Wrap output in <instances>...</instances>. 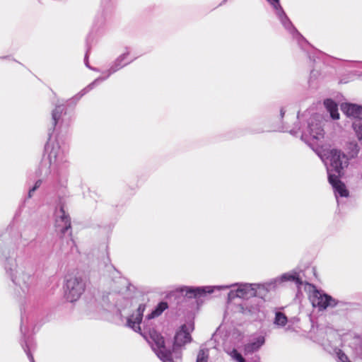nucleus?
<instances>
[{
  "label": "nucleus",
  "instance_id": "f257e3e1",
  "mask_svg": "<svg viewBox=\"0 0 362 362\" xmlns=\"http://www.w3.org/2000/svg\"><path fill=\"white\" fill-rule=\"evenodd\" d=\"M148 335L153 350L163 362H181L180 347L191 341L189 328L185 325L176 333L172 351L167 346L163 337L156 330L150 329Z\"/></svg>",
  "mask_w": 362,
  "mask_h": 362
},
{
  "label": "nucleus",
  "instance_id": "f03ea898",
  "mask_svg": "<svg viewBox=\"0 0 362 362\" xmlns=\"http://www.w3.org/2000/svg\"><path fill=\"white\" fill-rule=\"evenodd\" d=\"M234 286L238 287V298H248L253 296H259L261 298H263V296H264L266 293L269 291L267 284L266 282L264 284L241 283L227 286H218L214 287L207 286L194 288L184 286L180 288V292L182 296L192 298H197V296H201L203 293H213L214 288L221 290L223 288L226 289Z\"/></svg>",
  "mask_w": 362,
  "mask_h": 362
},
{
  "label": "nucleus",
  "instance_id": "7ed1b4c3",
  "mask_svg": "<svg viewBox=\"0 0 362 362\" xmlns=\"http://www.w3.org/2000/svg\"><path fill=\"white\" fill-rule=\"evenodd\" d=\"M45 152L39 168V175L42 177L58 176L66 162L64 151L57 141L49 139L45 146Z\"/></svg>",
  "mask_w": 362,
  "mask_h": 362
},
{
  "label": "nucleus",
  "instance_id": "20e7f679",
  "mask_svg": "<svg viewBox=\"0 0 362 362\" xmlns=\"http://www.w3.org/2000/svg\"><path fill=\"white\" fill-rule=\"evenodd\" d=\"M4 269L6 275L16 286V293L21 298L25 297L31 291L33 276L25 272L23 264H19L15 258L6 257Z\"/></svg>",
  "mask_w": 362,
  "mask_h": 362
},
{
  "label": "nucleus",
  "instance_id": "39448f33",
  "mask_svg": "<svg viewBox=\"0 0 362 362\" xmlns=\"http://www.w3.org/2000/svg\"><path fill=\"white\" fill-rule=\"evenodd\" d=\"M322 118L318 115H313L308 122L305 129L302 131L299 129H291L290 133L297 136L300 133L301 139L311 146H320V143L324 138L325 132L322 125Z\"/></svg>",
  "mask_w": 362,
  "mask_h": 362
},
{
  "label": "nucleus",
  "instance_id": "423d86ee",
  "mask_svg": "<svg viewBox=\"0 0 362 362\" xmlns=\"http://www.w3.org/2000/svg\"><path fill=\"white\" fill-rule=\"evenodd\" d=\"M129 52L127 50L124 53L120 54L112 63L110 69L107 71V76L105 77L100 76L93 81L87 87L83 88L78 94L76 95L71 100L76 103L80 98L86 94L88 91L92 90L95 86L100 82L104 81L110 75L119 71L126 65L131 63L132 60L129 59Z\"/></svg>",
  "mask_w": 362,
  "mask_h": 362
},
{
  "label": "nucleus",
  "instance_id": "0eeeda50",
  "mask_svg": "<svg viewBox=\"0 0 362 362\" xmlns=\"http://www.w3.org/2000/svg\"><path fill=\"white\" fill-rule=\"evenodd\" d=\"M308 285L313 288L309 296L312 305L317 308L319 311L333 308L339 304V300L328 295L324 291L317 289L311 284H308Z\"/></svg>",
  "mask_w": 362,
  "mask_h": 362
},
{
  "label": "nucleus",
  "instance_id": "6e6552de",
  "mask_svg": "<svg viewBox=\"0 0 362 362\" xmlns=\"http://www.w3.org/2000/svg\"><path fill=\"white\" fill-rule=\"evenodd\" d=\"M327 159L330 165L327 168L328 176L332 174L343 175L344 169L349 165V158L346 155L337 149H332L328 153Z\"/></svg>",
  "mask_w": 362,
  "mask_h": 362
},
{
  "label": "nucleus",
  "instance_id": "1a4fd4ad",
  "mask_svg": "<svg viewBox=\"0 0 362 362\" xmlns=\"http://www.w3.org/2000/svg\"><path fill=\"white\" fill-rule=\"evenodd\" d=\"M86 285L81 277L70 276L66 280L64 293L69 302L76 301L85 291Z\"/></svg>",
  "mask_w": 362,
  "mask_h": 362
},
{
  "label": "nucleus",
  "instance_id": "9d476101",
  "mask_svg": "<svg viewBox=\"0 0 362 362\" xmlns=\"http://www.w3.org/2000/svg\"><path fill=\"white\" fill-rule=\"evenodd\" d=\"M272 6L275 11L276 16L281 23L282 25L287 30L293 37H296L298 40H304L303 37L298 33L296 28L293 25L291 21L289 20L285 13L283 8L281 7L279 0H267Z\"/></svg>",
  "mask_w": 362,
  "mask_h": 362
},
{
  "label": "nucleus",
  "instance_id": "9b49d317",
  "mask_svg": "<svg viewBox=\"0 0 362 362\" xmlns=\"http://www.w3.org/2000/svg\"><path fill=\"white\" fill-rule=\"evenodd\" d=\"M288 281H294L298 288H300L303 283L300 277L299 273L292 271L283 274L281 276L267 282L269 291L274 288L277 284Z\"/></svg>",
  "mask_w": 362,
  "mask_h": 362
},
{
  "label": "nucleus",
  "instance_id": "f8f14e48",
  "mask_svg": "<svg viewBox=\"0 0 362 362\" xmlns=\"http://www.w3.org/2000/svg\"><path fill=\"white\" fill-rule=\"evenodd\" d=\"M54 215L57 228L60 230L61 233H65L71 228V221L63 206L60 205L59 209H56Z\"/></svg>",
  "mask_w": 362,
  "mask_h": 362
},
{
  "label": "nucleus",
  "instance_id": "ddd939ff",
  "mask_svg": "<svg viewBox=\"0 0 362 362\" xmlns=\"http://www.w3.org/2000/svg\"><path fill=\"white\" fill-rule=\"evenodd\" d=\"M342 175H329L328 176L329 182L332 186L336 199H338L339 197H347L349 196V192L346 189L345 185L339 180Z\"/></svg>",
  "mask_w": 362,
  "mask_h": 362
},
{
  "label": "nucleus",
  "instance_id": "4468645a",
  "mask_svg": "<svg viewBox=\"0 0 362 362\" xmlns=\"http://www.w3.org/2000/svg\"><path fill=\"white\" fill-rule=\"evenodd\" d=\"M145 310L144 305H140L135 313L132 314L128 319L127 325L135 332H140V324L142 320L143 313Z\"/></svg>",
  "mask_w": 362,
  "mask_h": 362
},
{
  "label": "nucleus",
  "instance_id": "2eb2a0df",
  "mask_svg": "<svg viewBox=\"0 0 362 362\" xmlns=\"http://www.w3.org/2000/svg\"><path fill=\"white\" fill-rule=\"evenodd\" d=\"M341 111L349 117H354L361 120L362 119V106L344 103L341 106Z\"/></svg>",
  "mask_w": 362,
  "mask_h": 362
},
{
  "label": "nucleus",
  "instance_id": "dca6fc26",
  "mask_svg": "<svg viewBox=\"0 0 362 362\" xmlns=\"http://www.w3.org/2000/svg\"><path fill=\"white\" fill-rule=\"evenodd\" d=\"M65 107L64 103L58 101L56 104L55 108L52 110V117L54 127L57 124H63L66 116V112L64 111Z\"/></svg>",
  "mask_w": 362,
  "mask_h": 362
},
{
  "label": "nucleus",
  "instance_id": "f3484780",
  "mask_svg": "<svg viewBox=\"0 0 362 362\" xmlns=\"http://www.w3.org/2000/svg\"><path fill=\"white\" fill-rule=\"evenodd\" d=\"M265 339L263 336H258L251 340L244 346V353L245 355L251 354L257 351L264 344Z\"/></svg>",
  "mask_w": 362,
  "mask_h": 362
},
{
  "label": "nucleus",
  "instance_id": "a211bd4d",
  "mask_svg": "<svg viewBox=\"0 0 362 362\" xmlns=\"http://www.w3.org/2000/svg\"><path fill=\"white\" fill-rule=\"evenodd\" d=\"M327 335V330L325 329H318L317 334L313 337L314 341L321 344L324 349L328 351H330L329 349V341L328 339H325V336Z\"/></svg>",
  "mask_w": 362,
  "mask_h": 362
},
{
  "label": "nucleus",
  "instance_id": "6ab92c4d",
  "mask_svg": "<svg viewBox=\"0 0 362 362\" xmlns=\"http://www.w3.org/2000/svg\"><path fill=\"white\" fill-rule=\"evenodd\" d=\"M324 105L333 119H337L339 118L338 106L334 100L331 99H327L324 101Z\"/></svg>",
  "mask_w": 362,
  "mask_h": 362
},
{
  "label": "nucleus",
  "instance_id": "aec40b11",
  "mask_svg": "<svg viewBox=\"0 0 362 362\" xmlns=\"http://www.w3.org/2000/svg\"><path fill=\"white\" fill-rule=\"evenodd\" d=\"M352 127L356 133V137L358 140L360 141V144L362 145V121L356 120L353 122Z\"/></svg>",
  "mask_w": 362,
  "mask_h": 362
},
{
  "label": "nucleus",
  "instance_id": "412c9836",
  "mask_svg": "<svg viewBox=\"0 0 362 362\" xmlns=\"http://www.w3.org/2000/svg\"><path fill=\"white\" fill-rule=\"evenodd\" d=\"M287 317L281 312H276L274 323L277 326L284 327L287 323Z\"/></svg>",
  "mask_w": 362,
  "mask_h": 362
},
{
  "label": "nucleus",
  "instance_id": "4be33fe9",
  "mask_svg": "<svg viewBox=\"0 0 362 362\" xmlns=\"http://www.w3.org/2000/svg\"><path fill=\"white\" fill-rule=\"evenodd\" d=\"M168 308V303L165 302H161L158 303L156 310L151 313L149 317H154L160 315L165 310Z\"/></svg>",
  "mask_w": 362,
  "mask_h": 362
},
{
  "label": "nucleus",
  "instance_id": "5701e85b",
  "mask_svg": "<svg viewBox=\"0 0 362 362\" xmlns=\"http://www.w3.org/2000/svg\"><path fill=\"white\" fill-rule=\"evenodd\" d=\"M229 355L232 358V359L236 362H245V358L242 356L240 353H239L236 349H233Z\"/></svg>",
  "mask_w": 362,
  "mask_h": 362
},
{
  "label": "nucleus",
  "instance_id": "b1692460",
  "mask_svg": "<svg viewBox=\"0 0 362 362\" xmlns=\"http://www.w3.org/2000/svg\"><path fill=\"white\" fill-rule=\"evenodd\" d=\"M208 355L207 349H201L197 354V362H206Z\"/></svg>",
  "mask_w": 362,
  "mask_h": 362
},
{
  "label": "nucleus",
  "instance_id": "393cba45",
  "mask_svg": "<svg viewBox=\"0 0 362 362\" xmlns=\"http://www.w3.org/2000/svg\"><path fill=\"white\" fill-rule=\"evenodd\" d=\"M21 345H22L23 350L26 353L28 357L29 358L30 362H35L33 356L30 354V351L29 346L28 345V342L26 341H25L24 342H22Z\"/></svg>",
  "mask_w": 362,
  "mask_h": 362
},
{
  "label": "nucleus",
  "instance_id": "a878e982",
  "mask_svg": "<svg viewBox=\"0 0 362 362\" xmlns=\"http://www.w3.org/2000/svg\"><path fill=\"white\" fill-rule=\"evenodd\" d=\"M335 352L341 362H351L347 356L340 349H335Z\"/></svg>",
  "mask_w": 362,
  "mask_h": 362
},
{
  "label": "nucleus",
  "instance_id": "bb28decb",
  "mask_svg": "<svg viewBox=\"0 0 362 362\" xmlns=\"http://www.w3.org/2000/svg\"><path fill=\"white\" fill-rule=\"evenodd\" d=\"M349 148L351 150V156L354 157L357 156L359 152V147L356 143H351L349 144Z\"/></svg>",
  "mask_w": 362,
  "mask_h": 362
},
{
  "label": "nucleus",
  "instance_id": "cd10ccee",
  "mask_svg": "<svg viewBox=\"0 0 362 362\" xmlns=\"http://www.w3.org/2000/svg\"><path fill=\"white\" fill-rule=\"evenodd\" d=\"M42 181L41 179H39L35 182L34 186L29 190V192H28L29 198L32 197L33 192H34L37 189H38L40 187V185H42Z\"/></svg>",
  "mask_w": 362,
  "mask_h": 362
},
{
  "label": "nucleus",
  "instance_id": "c85d7f7f",
  "mask_svg": "<svg viewBox=\"0 0 362 362\" xmlns=\"http://www.w3.org/2000/svg\"><path fill=\"white\" fill-rule=\"evenodd\" d=\"M238 288L235 290H231L228 294V298L229 300H233L235 298H238Z\"/></svg>",
  "mask_w": 362,
  "mask_h": 362
},
{
  "label": "nucleus",
  "instance_id": "c756f323",
  "mask_svg": "<svg viewBox=\"0 0 362 362\" xmlns=\"http://www.w3.org/2000/svg\"><path fill=\"white\" fill-rule=\"evenodd\" d=\"M284 114H285V110H284V108H281L280 110L281 117H283Z\"/></svg>",
  "mask_w": 362,
  "mask_h": 362
},
{
  "label": "nucleus",
  "instance_id": "7c9ffc66",
  "mask_svg": "<svg viewBox=\"0 0 362 362\" xmlns=\"http://www.w3.org/2000/svg\"><path fill=\"white\" fill-rule=\"evenodd\" d=\"M86 58H87V54L86 55ZM85 63H86V66L90 69V67L88 66V61L86 59H85Z\"/></svg>",
  "mask_w": 362,
  "mask_h": 362
},
{
  "label": "nucleus",
  "instance_id": "2f4dec72",
  "mask_svg": "<svg viewBox=\"0 0 362 362\" xmlns=\"http://www.w3.org/2000/svg\"><path fill=\"white\" fill-rule=\"evenodd\" d=\"M359 356L361 357L362 358V346L360 348V351H359V353H358Z\"/></svg>",
  "mask_w": 362,
  "mask_h": 362
},
{
  "label": "nucleus",
  "instance_id": "473e14b6",
  "mask_svg": "<svg viewBox=\"0 0 362 362\" xmlns=\"http://www.w3.org/2000/svg\"><path fill=\"white\" fill-rule=\"evenodd\" d=\"M21 332H22V333L23 332V327H22V325H21Z\"/></svg>",
  "mask_w": 362,
  "mask_h": 362
},
{
  "label": "nucleus",
  "instance_id": "72a5a7b5",
  "mask_svg": "<svg viewBox=\"0 0 362 362\" xmlns=\"http://www.w3.org/2000/svg\"><path fill=\"white\" fill-rule=\"evenodd\" d=\"M142 335H144V338H147L145 334H142Z\"/></svg>",
  "mask_w": 362,
  "mask_h": 362
},
{
  "label": "nucleus",
  "instance_id": "f704fd0d",
  "mask_svg": "<svg viewBox=\"0 0 362 362\" xmlns=\"http://www.w3.org/2000/svg\"><path fill=\"white\" fill-rule=\"evenodd\" d=\"M226 1V0H223V4L225 3ZM221 4H222V3L220 5H221Z\"/></svg>",
  "mask_w": 362,
  "mask_h": 362
}]
</instances>
